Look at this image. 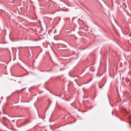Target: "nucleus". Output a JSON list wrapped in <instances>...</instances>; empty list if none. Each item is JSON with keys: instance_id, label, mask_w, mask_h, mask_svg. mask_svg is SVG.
<instances>
[{"instance_id": "f257e3e1", "label": "nucleus", "mask_w": 131, "mask_h": 131, "mask_svg": "<svg viewBox=\"0 0 131 131\" xmlns=\"http://www.w3.org/2000/svg\"><path fill=\"white\" fill-rule=\"evenodd\" d=\"M27 120L26 121L20 124V126H22L25 125L27 123Z\"/></svg>"}, {"instance_id": "f03ea898", "label": "nucleus", "mask_w": 131, "mask_h": 131, "mask_svg": "<svg viewBox=\"0 0 131 131\" xmlns=\"http://www.w3.org/2000/svg\"><path fill=\"white\" fill-rule=\"evenodd\" d=\"M123 111V112H124L125 113H128L127 112V110L126 108L125 107H123L122 108Z\"/></svg>"}, {"instance_id": "7ed1b4c3", "label": "nucleus", "mask_w": 131, "mask_h": 131, "mask_svg": "<svg viewBox=\"0 0 131 131\" xmlns=\"http://www.w3.org/2000/svg\"><path fill=\"white\" fill-rule=\"evenodd\" d=\"M129 127H131V123H129Z\"/></svg>"}, {"instance_id": "20e7f679", "label": "nucleus", "mask_w": 131, "mask_h": 131, "mask_svg": "<svg viewBox=\"0 0 131 131\" xmlns=\"http://www.w3.org/2000/svg\"><path fill=\"white\" fill-rule=\"evenodd\" d=\"M99 88H101V87H100V86H99Z\"/></svg>"}, {"instance_id": "39448f33", "label": "nucleus", "mask_w": 131, "mask_h": 131, "mask_svg": "<svg viewBox=\"0 0 131 131\" xmlns=\"http://www.w3.org/2000/svg\"><path fill=\"white\" fill-rule=\"evenodd\" d=\"M92 107H90V108H92Z\"/></svg>"}, {"instance_id": "423d86ee", "label": "nucleus", "mask_w": 131, "mask_h": 131, "mask_svg": "<svg viewBox=\"0 0 131 131\" xmlns=\"http://www.w3.org/2000/svg\"><path fill=\"white\" fill-rule=\"evenodd\" d=\"M19 83H20V82H19Z\"/></svg>"}]
</instances>
